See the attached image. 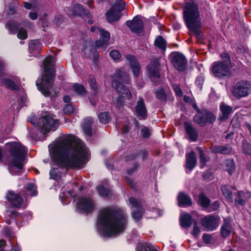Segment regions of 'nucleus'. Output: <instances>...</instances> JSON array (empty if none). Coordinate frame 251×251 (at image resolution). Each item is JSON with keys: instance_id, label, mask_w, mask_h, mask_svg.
I'll return each instance as SVG.
<instances>
[{"instance_id": "nucleus-1", "label": "nucleus", "mask_w": 251, "mask_h": 251, "mask_svg": "<svg viewBox=\"0 0 251 251\" xmlns=\"http://www.w3.org/2000/svg\"><path fill=\"white\" fill-rule=\"evenodd\" d=\"M49 148L54 163L60 168H80L89 160L84 144L72 134L60 136Z\"/></svg>"}, {"instance_id": "nucleus-2", "label": "nucleus", "mask_w": 251, "mask_h": 251, "mask_svg": "<svg viewBox=\"0 0 251 251\" xmlns=\"http://www.w3.org/2000/svg\"><path fill=\"white\" fill-rule=\"evenodd\" d=\"M97 224L104 237L116 236L125 230L127 225V216L121 208L105 207L100 211Z\"/></svg>"}, {"instance_id": "nucleus-3", "label": "nucleus", "mask_w": 251, "mask_h": 251, "mask_svg": "<svg viewBox=\"0 0 251 251\" xmlns=\"http://www.w3.org/2000/svg\"><path fill=\"white\" fill-rule=\"evenodd\" d=\"M183 18L187 27L198 39H202L203 35L201 31V23L198 5L193 0L185 2Z\"/></svg>"}, {"instance_id": "nucleus-4", "label": "nucleus", "mask_w": 251, "mask_h": 251, "mask_svg": "<svg viewBox=\"0 0 251 251\" xmlns=\"http://www.w3.org/2000/svg\"><path fill=\"white\" fill-rule=\"evenodd\" d=\"M44 67V74L41 80H38L36 84L38 89L43 94H49V88L52 86L55 77V70L53 58L49 56L43 62Z\"/></svg>"}, {"instance_id": "nucleus-5", "label": "nucleus", "mask_w": 251, "mask_h": 251, "mask_svg": "<svg viewBox=\"0 0 251 251\" xmlns=\"http://www.w3.org/2000/svg\"><path fill=\"white\" fill-rule=\"evenodd\" d=\"M8 147V151L10 154V158L7 160L8 165L10 169L15 168L22 170L24 165V161L25 159L27 149L20 143L13 142L7 144Z\"/></svg>"}, {"instance_id": "nucleus-6", "label": "nucleus", "mask_w": 251, "mask_h": 251, "mask_svg": "<svg viewBox=\"0 0 251 251\" xmlns=\"http://www.w3.org/2000/svg\"><path fill=\"white\" fill-rule=\"evenodd\" d=\"M222 61L213 62L211 65V72L218 78L229 77L232 75L231 71V61L229 55L226 52L221 54Z\"/></svg>"}, {"instance_id": "nucleus-7", "label": "nucleus", "mask_w": 251, "mask_h": 251, "mask_svg": "<svg viewBox=\"0 0 251 251\" xmlns=\"http://www.w3.org/2000/svg\"><path fill=\"white\" fill-rule=\"evenodd\" d=\"M113 78L112 86L119 94H131L128 88L123 84L129 82V75L124 68L116 70Z\"/></svg>"}, {"instance_id": "nucleus-8", "label": "nucleus", "mask_w": 251, "mask_h": 251, "mask_svg": "<svg viewBox=\"0 0 251 251\" xmlns=\"http://www.w3.org/2000/svg\"><path fill=\"white\" fill-rule=\"evenodd\" d=\"M54 117L47 112L43 113L38 124L41 132L46 133L50 131H54L57 129L59 126V122Z\"/></svg>"}, {"instance_id": "nucleus-9", "label": "nucleus", "mask_w": 251, "mask_h": 251, "mask_svg": "<svg viewBox=\"0 0 251 251\" xmlns=\"http://www.w3.org/2000/svg\"><path fill=\"white\" fill-rule=\"evenodd\" d=\"M193 107L197 114L194 117V121L201 126H204L207 123L213 124L216 120L215 116L210 111L202 109L200 110L195 103L192 102Z\"/></svg>"}, {"instance_id": "nucleus-10", "label": "nucleus", "mask_w": 251, "mask_h": 251, "mask_svg": "<svg viewBox=\"0 0 251 251\" xmlns=\"http://www.w3.org/2000/svg\"><path fill=\"white\" fill-rule=\"evenodd\" d=\"M95 207L94 201L89 197L80 198L77 202V209L82 213H90L94 210Z\"/></svg>"}, {"instance_id": "nucleus-11", "label": "nucleus", "mask_w": 251, "mask_h": 251, "mask_svg": "<svg viewBox=\"0 0 251 251\" xmlns=\"http://www.w3.org/2000/svg\"><path fill=\"white\" fill-rule=\"evenodd\" d=\"M219 219L217 216L209 214L201 219V224L207 231H213L219 226Z\"/></svg>"}, {"instance_id": "nucleus-12", "label": "nucleus", "mask_w": 251, "mask_h": 251, "mask_svg": "<svg viewBox=\"0 0 251 251\" xmlns=\"http://www.w3.org/2000/svg\"><path fill=\"white\" fill-rule=\"evenodd\" d=\"M233 94H249L251 93V84L247 81H240L236 83L233 88Z\"/></svg>"}, {"instance_id": "nucleus-13", "label": "nucleus", "mask_w": 251, "mask_h": 251, "mask_svg": "<svg viewBox=\"0 0 251 251\" xmlns=\"http://www.w3.org/2000/svg\"><path fill=\"white\" fill-rule=\"evenodd\" d=\"M126 25L132 32L139 34L143 31V23L139 17H135L132 20L126 21Z\"/></svg>"}, {"instance_id": "nucleus-14", "label": "nucleus", "mask_w": 251, "mask_h": 251, "mask_svg": "<svg viewBox=\"0 0 251 251\" xmlns=\"http://www.w3.org/2000/svg\"><path fill=\"white\" fill-rule=\"evenodd\" d=\"M129 202L133 208L137 209L136 211L132 212V218L136 221H139L142 217L143 208L142 203L133 197L129 199Z\"/></svg>"}, {"instance_id": "nucleus-15", "label": "nucleus", "mask_w": 251, "mask_h": 251, "mask_svg": "<svg viewBox=\"0 0 251 251\" xmlns=\"http://www.w3.org/2000/svg\"><path fill=\"white\" fill-rule=\"evenodd\" d=\"M172 63L176 69L179 71H182L186 68L187 60L182 54L176 53L173 57Z\"/></svg>"}, {"instance_id": "nucleus-16", "label": "nucleus", "mask_w": 251, "mask_h": 251, "mask_svg": "<svg viewBox=\"0 0 251 251\" xmlns=\"http://www.w3.org/2000/svg\"><path fill=\"white\" fill-rule=\"evenodd\" d=\"M21 196L10 191L7 194L6 199L13 207L20 208L24 204V200Z\"/></svg>"}, {"instance_id": "nucleus-17", "label": "nucleus", "mask_w": 251, "mask_h": 251, "mask_svg": "<svg viewBox=\"0 0 251 251\" xmlns=\"http://www.w3.org/2000/svg\"><path fill=\"white\" fill-rule=\"evenodd\" d=\"M159 66V58H153L151 61L150 64L147 67L149 75L154 77L159 78L160 77Z\"/></svg>"}, {"instance_id": "nucleus-18", "label": "nucleus", "mask_w": 251, "mask_h": 251, "mask_svg": "<svg viewBox=\"0 0 251 251\" xmlns=\"http://www.w3.org/2000/svg\"><path fill=\"white\" fill-rule=\"evenodd\" d=\"M100 31V38L99 40L95 42V49H97L100 47H104L108 44L110 39V33L103 29H99Z\"/></svg>"}, {"instance_id": "nucleus-19", "label": "nucleus", "mask_w": 251, "mask_h": 251, "mask_svg": "<svg viewBox=\"0 0 251 251\" xmlns=\"http://www.w3.org/2000/svg\"><path fill=\"white\" fill-rule=\"evenodd\" d=\"M7 213L9 217L15 219L17 225H18V222L21 219L27 221L32 217V214L30 212H25L23 214H20L15 210H7Z\"/></svg>"}, {"instance_id": "nucleus-20", "label": "nucleus", "mask_w": 251, "mask_h": 251, "mask_svg": "<svg viewBox=\"0 0 251 251\" xmlns=\"http://www.w3.org/2000/svg\"><path fill=\"white\" fill-rule=\"evenodd\" d=\"M135 111L139 119H146L147 117V110L146 109L144 100L140 97L135 107Z\"/></svg>"}, {"instance_id": "nucleus-21", "label": "nucleus", "mask_w": 251, "mask_h": 251, "mask_svg": "<svg viewBox=\"0 0 251 251\" xmlns=\"http://www.w3.org/2000/svg\"><path fill=\"white\" fill-rule=\"evenodd\" d=\"M126 59L128 61L134 75L138 77L139 75L140 65L137 58L134 56L127 54L126 56Z\"/></svg>"}, {"instance_id": "nucleus-22", "label": "nucleus", "mask_w": 251, "mask_h": 251, "mask_svg": "<svg viewBox=\"0 0 251 251\" xmlns=\"http://www.w3.org/2000/svg\"><path fill=\"white\" fill-rule=\"evenodd\" d=\"M70 14L74 16L86 15L88 18H90L91 14L88 10H85L80 4L75 3L73 5L69 11Z\"/></svg>"}, {"instance_id": "nucleus-23", "label": "nucleus", "mask_w": 251, "mask_h": 251, "mask_svg": "<svg viewBox=\"0 0 251 251\" xmlns=\"http://www.w3.org/2000/svg\"><path fill=\"white\" fill-rule=\"evenodd\" d=\"M184 126L189 139L191 141L194 142L197 141L198 138V132L197 129L191 124L188 122L184 123Z\"/></svg>"}, {"instance_id": "nucleus-24", "label": "nucleus", "mask_w": 251, "mask_h": 251, "mask_svg": "<svg viewBox=\"0 0 251 251\" xmlns=\"http://www.w3.org/2000/svg\"><path fill=\"white\" fill-rule=\"evenodd\" d=\"M251 198V192L247 191H238L235 199L236 204L244 205Z\"/></svg>"}, {"instance_id": "nucleus-25", "label": "nucleus", "mask_w": 251, "mask_h": 251, "mask_svg": "<svg viewBox=\"0 0 251 251\" xmlns=\"http://www.w3.org/2000/svg\"><path fill=\"white\" fill-rule=\"evenodd\" d=\"M220 110L222 112V115L220 119L222 121L227 120L229 115L232 113V108L226 104L224 102H222L220 106Z\"/></svg>"}, {"instance_id": "nucleus-26", "label": "nucleus", "mask_w": 251, "mask_h": 251, "mask_svg": "<svg viewBox=\"0 0 251 251\" xmlns=\"http://www.w3.org/2000/svg\"><path fill=\"white\" fill-rule=\"evenodd\" d=\"M177 200L179 206H189L192 204L191 198L188 195L183 192L179 193Z\"/></svg>"}, {"instance_id": "nucleus-27", "label": "nucleus", "mask_w": 251, "mask_h": 251, "mask_svg": "<svg viewBox=\"0 0 251 251\" xmlns=\"http://www.w3.org/2000/svg\"><path fill=\"white\" fill-rule=\"evenodd\" d=\"M186 168L191 170L195 167L197 163L196 156L195 152L192 151L190 153H187L186 155Z\"/></svg>"}, {"instance_id": "nucleus-28", "label": "nucleus", "mask_w": 251, "mask_h": 251, "mask_svg": "<svg viewBox=\"0 0 251 251\" xmlns=\"http://www.w3.org/2000/svg\"><path fill=\"white\" fill-rule=\"evenodd\" d=\"M122 16L121 13L119 11H116L115 8H111L106 12V17L109 23L117 21Z\"/></svg>"}, {"instance_id": "nucleus-29", "label": "nucleus", "mask_w": 251, "mask_h": 251, "mask_svg": "<svg viewBox=\"0 0 251 251\" xmlns=\"http://www.w3.org/2000/svg\"><path fill=\"white\" fill-rule=\"evenodd\" d=\"M37 194L36 187L32 183H28L25 187V192H21L20 195L27 199L28 196H35Z\"/></svg>"}, {"instance_id": "nucleus-30", "label": "nucleus", "mask_w": 251, "mask_h": 251, "mask_svg": "<svg viewBox=\"0 0 251 251\" xmlns=\"http://www.w3.org/2000/svg\"><path fill=\"white\" fill-rule=\"evenodd\" d=\"M232 229L230 220L227 219H225L224 224L221 228L222 236L224 238L227 237L231 233Z\"/></svg>"}, {"instance_id": "nucleus-31", "label": "nucleus", "mask_w": 251, "mask_h": 251, "mask_svg": "<svg viewBox=\"0 0 251 251\" xmlns=\"http://www.w3.org/2000/svg\"><path fill=\"white\" fill-rule=\"evenodd\" d=\"M29 50L31 53H38L42 49V43L39 40H31L29 43Z\"/></svg>"}, {"instance_id": "nucleus-32", "label": "nucleus", "mask_w": 251, "mask_h": 251, "mask_svg": "<svg viewBox=\"0 0 251 251\" xmlns=\"http://www.w3.org/2000/svg\"><path fill=\"white\" fill-rule=\"evenodd\" d=\"M93 122V119L91 117L86 118L83 122L82 126L84 133L89 136H91L92 134L91 125Z\"/></svg>"}, {"instance_id": "nucleus-33", "label": "nucleus", "mask_w": 251, "mask_h": 251, "mask_svg": "<svg viewBox=\"0 0 251 251\" xmlns=\"http://www.w3.org/2000/svg\"><path fill=\"white\" fill-rule=\"evenodd\" d=\"M192 222V217L187 213H184L181 215L180 218V224L182 227L186 228L189 227Z\"/></svg>"}, {"instance_id": "nucleus-34", "label": "nucleus", "mask_w": 251, "mask_h": 251, "mask_svg": "<svg viewBox=\"0 0 251 251\" xmlns=\"http://www.w3.org/2000/svg\"><path fill=\"white\" fill-rule=\"evenodd\" d=\"M221 189L226 201L229 203L232 202L233 196L230 187L224 185L221 186Z\"/></svg>"}, {"instance_id": "nucleus-35", "label": "nucleus", "mask_w": 251, "mask_h": 251, "mask_svg": "<svg viewBox=\"0 0 251 251\" xmlns=\"http://www.w3.org/2000/svg\"><path fill=\"white\" fill-rule=\"evenodd\" d=\"M210 200L203 193H201L198 196V203L203 208H207L210 204Z\"/></svg>"}, {"instance_id": "nucleus-36", "label": "nucleus", "mask_w": 251, "mask_h": 251, "mask_svg": "<svg viewBox=\"0 0 251 251\" xmlns=\"http://www.w3.org/2000/svg\"><path fill=\"white\" fill-rule=\"evenodd\" d=\"M213 151L216 153L227 154L231 151V148L229 146H215L213 148Z\"/></svg>"}, {"instance_id": "nucleus-37", "label": "nucleus", "mask_w": 251, "mask_h": 251, "mask_svg": "<svg viewBox=\"0 0 251 251\" xmlns=\"http://www.w3.org/2000/svg\"><path fill=\"white\" fill-rule=\"evenodd\" d=\"M154 45L164 50L166 48V42L162 36H159L154 41Z\"/></svg>"}, {"instance_id": "nucleus-38", "label": "nucleus", "mask_w": 251, "mask_h": 251, "mask_svg": "<svg viewBox=\"0 0 251 251\" xmlns=\"http://www.w3.org/2000/svg\"><path fill=\"white\" fill-rule=\"evenodd\" d=\"M60 168H52L50 171V178L55 180H59L61 176Z\"/></svg>"}, {"instance_id": "nucleus-39", "label": "nucleus", "mask_w": 251, "mask_h": 251, "mask_svg": "<svg viewBox=\"0 0 251 251\" xmlns=\"http://www.w3.org/2000/svg\"><path fill=\"white\" fill-rule=\"evenodd\" d=\"M98 118L100 122L103 124H106L111 120L109 113L107 112H101L98 115Z\"/></svg>"}, {"instance_id": "nucleus-40", "label": "nucleus", "mask_w": 251, "mask_h": 251, "mask_svg": "<svg viewBox=\"0 0 251 251\" xmlns=\"http://www.w3.org/2000/svg\"><path fill=\"white\" fill-rule=\"evenodd\" d=\"M3 83L11 90L16 91L20 89V86L10 79H4Z\"/></svg>"}, {"instance_id": "nucleus-41", "label": "nucleus", "mask_w": 251, "mask_h": 251, "mask_svg": "<svg viewBox=\"0 0 251 251\" xmlns=\"http://www.w3.org/2000/svg\"><path fill=\"white\" fill-rule=\"evenodd\" d=\"M18 24L14 21H10L7 23L6 28L10 31V33H15L19 28Z\"/></svg>"}, {"instance_id": "nucleus-42", "label": "nucleus", "mask_w": 251, "mask_h": 251, "mask_svg": "<svg viewBox=\"0 0 251 251\" xmlns=\"http://www.w3.org/2000/svg\"><path fill=\"white\" fill-rule=\"evenodd\" d=\"M88 82L90 87L94 91V93H98L99 87L97 84L96 79L93 75H90L89 76Z\"/></svg>"}, {"instance_id": "nucleus-43", "label": "nucleus", "mask_w": 251, "mask_h": 251, "mask_svg": "<svg viewBox=\"0 0 251 251\" xmlns=\"http://www.w3.org/2000/svg\"><path fill=\"white\" fill-rule=\"evenodd\" d=\"M73 87L74 91L76 93L83 94L86 92L85 88L81 84L75 83L73 85Z\"/></svg>"}, {"instance_id": "nucleus-44", "label": "nucleus", "mask_w": 251, "mask_h": 251, "mask_svg": "<svg viewBox=\"0 0 251 251\" xmlns=\"http://www.w3.org/2000/svg\"><path fill=\"white\" fill-rule=\"evenodd\" d=\"M97 190L100 195L103 197H107L111 193L110 190L105 188L101 185L98 186Z\"/></svg>"}, {"instance_id": "nucleus-45", "label": "nucleus", "mask_w": 251, "mask_h": 251, "mask_svg": "<svg viewBox=\"0 0 251 251\" xmlns=\"http://www.w3.org/2000/svg\"><path fill=\"white\" fill-rule=\"evenodd\" d=\"M242 151L245 154L251 156V145L246 141L243 142Z\"/></svg>"}, {"instance_id": "nucleus-46", "label": "nucleus", "mask_w": 251, "mask_h": 251, "mask_svg": "<svg viewBox=\"0 0 251 251\" xmlns=\"http://www.w3.org/2000/svg\"><path fill=\"white\" fill-rule=\"evenodd\" d=\"M226 170L229 174H231L235 170V164L233 160H227L226 161Z\"/></svg>"}, {"instance_id": "nucleus-47", "label": "nucleus", "mask_w": 251, "mask_h": 251, "mask_svg": "<svg viewBox=\"0 0 251 251\" xmlns=\"http://www.w3.org/2000/svg\"><path fill=\"white\" fill-rule=\"evenodd\" d=\"M125 3L122 0H118L116 1L114 6L111 8H115L116 11H118L120 13H121V11L125 8Z\"/></svg>"}, {"instance_id": "nucleus-48", "label": "nucleus", "mask_w": 251, "mask_h": 251, "mask_svg": "<svg viewBox=\"0 0 251 251\" xmlns=\"http://www.w3.org/2000/svg\"><path fill=\"white\" fill-rule=\"evenodd\" d=\"M200 158L201 160V167L202 168L205 165V163L208 159L204 153L201 150H200Z\"/></svg>"}, {"instance_id": "nucleus-49", "label": "nucleus", "mask_w": 251, "mask_h": 251, "mask_svg": "<svg viewBox=\"0 0 251 251\" xmlns=\"http://www.w3.org/2000/svg\"><path fill=\"white\" fill-rule=\"evenodd\" d=\"M18 37L20 39H25L27 38V32L25 29L21 28L17 34Z\"/></svg>"}, {"instance_id": "nucleus-50", "label": "nucleus", "mask_w": 251, "mask_h": 251, "mask_svg": "<svg viewBox=\"0 0 251 251\" xmlns=\"http://www.w3.org/2000/svg\"><path fill=\"white\" fill-rule=\"evenodd\" d=\"M200 231V228L198 226L197 222L195 221L193 225V230L191 232L192 234L195 237H197L199 234Z\"/></svg>"}, {"instance_id": "nucleus-51", "label": "nucleus", "mask_w": 251, "mask_h": 251, "mask_svg": "<svg viewBox=\"0 0 251 251\" xmlns=\"http://www.w3.org/2000/svg\"><path fill=\"white\" fill-rule=\"evenodd\" d=\"M220 206V202L219 201H215L209 206L208 212H212L217 210Z\"/></svg>"}, {"instance_id": "nucleus-52", "label": "nucleus", "mask_w": 251, "mask_h": 251, "mask_svg": "<svg viewBox=\"0 0 251 251\" xmlns=\"http://www.w3.org/2000/svg\"><path fill=\"white\" fill-rule=\"evenodd\" d=\"M74 111V107L72 104H66L64 107L63 111L65 114H70Z\"/></svg>"}, {"instance_id": "nucleus-53", "label": "nucleus", "mask_w": 251, "mask_h": 251, "mask_svg": "<svg viewBox=\"0 0 251 251\" xmlns=\"http://www.w3.org/2000/svg\"><path fill=\"white\" fill-rule=\"evenodd\" d=\"M110 56L114 60L119 59L121 57V54L117 50H113L110 52Z\"/></svg>"}, {"instance_id": "nucleus-54", "label": "nucleus", "mask_w": 251, "mask_h": 251, "mask_svg": "<svg viewBox=\"0 0 251 251\" xmlns=\"http://www.w3.org/2000/svg\"><path fill=\"white\" fill-rule=\"evenodd\" d=\"M204 81V78L201 76H198L195 83L197 86H198V88L201 90L202 87V85L203 84Z\"/></svg>"}, {"instance_id": "nucleus-55", "label": "nucleus", "mask_w": 251, "mask_h": 251, "mask_svg": "<svg viewBox=\"0 0 251 251\" xmlns=\"http://www.w3.org/2000/svg\"><path fill=\"white\" fill-rule=\"evenodd\" d=\"M141 134L144 138H148L151 135L150 129L147 127H144L141 129Z\"/></svg>"}, {"instance_id": "nucleus-56", "label": "nucleus", "mask_w": 251, "mask_h": 251, "mask_svg": "<svg viewBox=\"0 0 251 251\" xmlns=\"http://www.w3.org/2000/svg\"><path fill=\"white\" fill-rule=\"evenodd\" d=\"M202 239L205 243L208 244L211 242L212 238L210 235L205 233L202 235Z\"/></svg>"}, {"instance_id": "nucleus-57", "label": "nucleus", "mask_w": 251, "mask_h": 251, "mask_svg": "<svg viewBox=\"0 0 251 251\" xmlns=\"http://www.w3.org/2000/svg\"><path fill=\"white\" fill-rule=\"evenodd\" d=\"M172 86L176 94H182L181 89L178 85L176 84H174Z\"/></svg>"}, {"instance_id": "nucleus-58", "label": "nucleus", "mask_w": 251, "mask_h": 251, "mask_svg": "<svg viewBox=\"0 0 251 251\" xmlns=\"http://www.w3.org/2000/svg\"><path fill=\"white\" fill-rule=\"evenodd\" d=\"M62 21V18L61 16L58 15L55 17L54 20V23L57 25H59Z\"/></svg>"}, {"instance_id": "nucleus-59", "label": "nucleus", "mask_w": 251, "mask_h": 251, "mask_svg": "<svg viewBox=\"0 0 251 251\" xmlns=\"http://www.w3.org/2000/svg\"><path fill=\"white\" fill-rule=\"evenodd\" d=\"M137 168H138V165L136 164L134 165L131 169H129L127 170V171H126L127 174L128 175H130L134 171H135L137 170Z\"/></svg>"}, {"instance_id": "nucleus-60", "label": "nucleus", "mask_w": 251, "mask_h": 251, "mask_svg": "<svg viewBox=\"0 0 251 251\" xmlns=\"http://www.w3.org/2000/svg\"><path fill=\"white\" fill-rule=\"evenodd\" d=\"M136 251H148V250L145 245L139 244L137 247Z\"/></svg>"}, {"instance_id": "nucleus-61", "label": "nucleus", "mask_w": 251, "mask_h": 251, "mask_svg": "<svg viewBox=\"0 0 251 251\" xmlns=\"http://www.w3.org/2000/svg\"><path fill=\"white\" fill-rule=\"evenodd\" d=\"M90 102L93 105L96 104V101L97 100V95H91L89 98Z\"/></svg>"}, {"instance_id": "nucleus-62", "label": "nucleus", "mask_w": 251, "mask_h": 251, "mask_svg": "<svg viewBox=\"0 0 251 251\" xmlns=\"http://www.w3.org/2000/svg\"><path fill=\"white\" fill-rule=\"evenodd\" d=\"M29 17L31 20H34L37 18L38 15L36 12H31L29 14Z\"/></svg>"}, {"instance_id": "nucleus-63", "label": "nucleus", "mask_w": 251, "mask_h": 251, "mask_svg": "<svg viewBox=\"0 0 251 251\" xmlns=\"http://www.w3.org/2000/svg\"><path fill=\"white\" fill-rule=\"evenodd\" d=\"M155 94H167V92H165V90L164 89L162 88H159L158 89H157L155 92Z\"/></svg>"}, {"instance_id": "nucleus-64", "label": "nucleus", "mask_w": 251, "mask_h": 251, "mask_svg": "<svg viewBox=\"0 0 251 251\" xmlns=\"http://www.w3.org/2000/svg\"><path fill=\"white\" fill-rule=\"evenodd\" d=\"M183 99L186 102H193V99L190 97L189 96L184 95Z\"/></svg>"}]
</instances>
